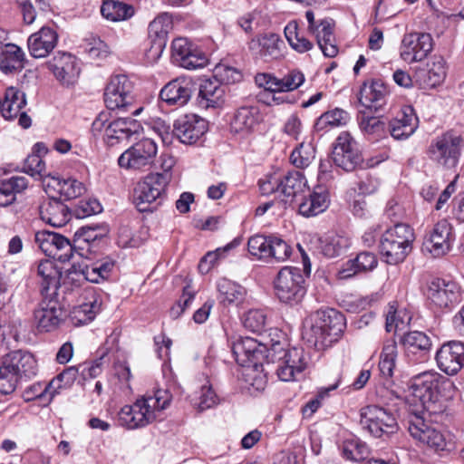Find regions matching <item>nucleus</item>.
Listing matches in <instances>:
<instances>
[{
	"label": "nucleus",
	"instance_id": "1",
	"mask_svg": "<svg viewBox=\"0 0 464 464\" xmlns=\"http://www.w3.org/2000/svg\"><path fill=\"white\" fill-rule=\"evenodd\" d=\"M346 326L344 315L335 309L318 310L304 321L303 339L321 351L337 342Z\"/></svg>",
	"mask_w": 464,
	"mask_h": 464
},
{
	"label": "nucleus",
	"instance_id": "2",
	"mask_svg": "<svg viewBox=\"0 0 464 464\" xmlns=\"http://www.w3.org/2000/svg\"><path fill=\"white\" fill-rule=\"evenodd\" d=\"M172 396L168 390L158 389L152 395L146 394L132 405L123 406L118 413L120 425L137 429L156 420L160 412L170 403Z\"/></svg>",
	"mask_w": 464,
	"mask_h": 464
},
{
	"label": "nucleus",
	"instance_id": "3",
	"mask_svg": "<svg viewBox=\"0 0 464 464\" xmlns=\"http://www.w3.org/2000/svg\"><path fill=\"white\" fill-rule=\"evenodd\" d=\"M414 240L412 228L403 223H397L388 228L380 240V253L390 265L402 262L411 250Z\"/></svg>",
	"mask_w": 464,
	"mask_h": 464
},
{
	"label": "nucleus",
	"instance_id": "4",
	"mask_svg": "<svg viewBox=\"0 0 464 464\" xmlns=\"http://www.w3.org/2000/svg\"><path fill=\"white\" fill-rule=\"evenodd\" d=\"M169 183V174H150L138 183L133 193V202L140 212L153 211L161 204L166 188Z\"/></svg>",
	"mask_w": 464,
	"mask_h": 464
},
{
	"label": "nucleus",
	"instance_id": "5",
	"mask_svg": "<svg viewBox=\"0 0 464 464\" xmlns=\"http://www.w3.org/2000/svg\"><path fill=\"white\" fill-rule=\"evenodd\" d=\"M275 294L280 302L293 305L305 295L304 277L298 267L285 266L274 281Z\"/></svg>",
	"mask_w": 464,
	"mask_h": 464
},
{
	"label": "nucleus",
	"instance_id": "6",
	"mask_svg": "<svg viewBox=\"0 0 464 464\" xmlns=\"http://www.w3.org/2000/svg\"><path fill=\"white\" fill-rule=\"evenodd\" d=\"M462 146L461 137L448 131L431 141L428 149V154L430 159L437 165L452 169L459 162Z\"/></svg>",
	"mask_w": 464,
	"mask_h": 464
},
{
	"label": "nucleus",
	"instance_id": "7",
	"mask_svg": "<svg viewBox=\"0 0 464 464\" xmlns=\"http://www.w3.org/2000/svg\"><path fill=\"white\" fill-rule=\"evenodd\" d=\"M133 86L126 75L111 78L104 92V102L108 110L128 111L135 102Z\"/></svg>",
	"mask_w": 464,
	"mask_h": 464
},
{
	"label": "nucleus",
	"instance_id": "8",
	"mask_svg": "<svg viewBox=\"0 0 464 464\" xmlns=\"http://www.w3.org/2000/svg\"><path fill=\"white\" fill-rule=\"evenodd\" d=\"M360 423L363 430L375 438L392 434L397 430V421L393 414L376 405H369L362 410Z\"/></svg>",
	"mask_w": 464,
	"mask_h": 464
},
{
	"label": "nucleus",
	"instance_id": "9",
	"mask_svg": "<svg viewBox=\"0 0 464 464\" xmlns=\"http://www.w3.org/2000/svg\"><path fill=\"white\" fill-rule=\"evenodd\" d=\"M425 411L413 412L408 418V430L411 436L420 442L437 451L447 449V440L444 434L426 422Z\"/></svg>",
	"mask_w": 464,
	"mask_h": 464
},
{
	"label": "nucleus",
	"instance_id": "10",
	"mask_svg": "<svg viewBox=\"0 0 464 464\" xmlns=\"http://www.w3.org/2000/svg\"><path fill=\"white\" fill-rule=\"evenodd\" d=\"M34 241L38 247L47 256L61 263L69 262L74 257L76 246L63 236L48 231H37Z\"/></svg>",
	"mask_w": 464,
	"mask_h": 464
},
{
	"label": "nucleus",
	"instance_id": "11",
	"mask_svg": "<svg viewBox=\"0 0 464 464\" xmlns=\"http://www.w3.org/2000/svg\"><path fill=\"white\" fill-rule=\"evenodd\" d=\"M333 161L336 167L348 172L362 167V152L357 141L349 132L343 131L337 137L333 150Z\"/></svg>",
	"mask_w": 464,
	"mask_h": 464
},
{
	"label": "nucleus",
	"instance_id": "12",
	"mask_svg": "<svg viewBox=\"0 0 464 464\" xmlns=\"http://www.w3.org/2000/svg\"><path fill=\"white\" fill-rule=\"evenodd\" d=\"M53 295H43V300L34 310V321L39 331L51 332L57 329L67 316L59 300Z\"/></svg>",
	"mask_w": 464,
	"mask_h": 464
},
{
	"label": "nucleus",
	"instance_id": "13",
	"mask_svg": "<svg viewBox=\"0 0 464 464\" xmlns=\"http://www.w3.org/2000/svg\"><path fill=\"white\" fill-rule=\"evenodd\" d=\"M433 38L428 33L413 32L403 35L400 57L407 63L422 62L433 49Z\"/></svg>",
	"mask_w": 464,
	"mask_h": 464
},
{
	"label": "nucleus",
	"instance_id": "14",
	"mask_svg": "<svg viewBox=\"0 0 464 464\" xmlns=\"http://www.w3.org/2000/svg\"><path fill=\"white\" fill-rule=\"evenodd\" d=\"M427 298L438 308H450L460 301V287L453 280L431 279L427 287Z\"/></svg>",
	"mask_w": 464,
	"mask_h": 464
},
{
	"label": "nucleus",
	"instance_id": "15",
	"mask_svg": "<svg viewBox=\"0 0 464 464\" xmlns=\"http://www.w3.org/2000/svg\"><path fill=\"white\" fill-rule=\"evenodd\" d=\"M158 147L151 138H144L125 150L119 158L121 168L139 169L152 162Z\"/></svg>",
	"mask_w": 464,
	"mask_h": 464
},
{
	"label": "nucleus",
	"instance_id": "16",
	"mask_svg": "<svg viewBox=\"0 0 464 464\" xmlns=\"http://www.w3.org/2000/svg\"><path fill=\"white\" fill-rule=\"evenodd\" d=\"M455 240L453 227L447 219L437 222L423 242L422 249L434 257H440L448 254Z\"/></svg>",
	"mask_w": 464,
	"mask_h": 464
},
{
	"label": "nucleus",
	"instance_id": "17",
	"mask_svg": "<svg viewBox=\"0 0 464 464\" xmlns=\"http://www.w3.org/2000/svg\"><path fill=\"white\" fill-rule=\"evenodd\" d=\"M171 55L174 63L188 70L202 68L208 63L206 54L183 37L173 40Z\"/></svg>",
	"mask_w": 464,
	"mask_h": 464
},
{
	"label": "nucleus",
	"instance_id": "18",
	"mask_svg": "<svg viewBox=\"0 0 464 464\" xmlns=\"http://www.w3.org/2000/svg\"><path fill=\"white\" fill-rule=\"evenodd\" d=\"M266 345L250 337L242 338L233 345L235 359L244 368L262 367L266 358Z\"/></svg>",
	"mask_w": 464,
	"mask_h": 464
},
{
	"label": "nucleus",
	"instance_id": "19",
	"mask_svg": "<svg viewBox=\"0 0 464 464\" xmlns=\"http://www.w3.org/2000/svg\"><path fill=\"white\" fill-rule=\"evenodd\" d=\"M435 359L440 371L448 375L457 374L464 367V343L450 341L443 343Z\"/></svg>",
	"mask_w": 464,
	"mask_h": 464
},
{
	"label": "nucleus",
	"instance_id": "20",
	"mask_svg": "<svg viewBox=\"0 0 464 464\" xmlns=\"http://www.w3.org/2000/svg\"><path fill=\"white\" fill-rule=\"evenodd\" d=\"M172 28V19L168 13L158 15L149 24V40L150 46L147 51L149 58L159 59L168 42L169 30Z\"/></svg>",
	"mask_w": 464,
	"mask_h": 464
},
{
	"label": "nucleus",
	"instance_id": "21",
	"mask_svg": "<svg viewBox=\"0 0 464 464\" xmlns=\"http://www.w3.org/2000/svg\"><path fill=\"white\" fill-rule=\"evenodd\" d=\"M49 70L63 85L74 84L80 75V67L75 56L68 53L58 52L47 62Z\"/></svg>",
	"mask_w": 464,
	"mask_h": 464
},
{
	"label": "nucleus",
	"instance_id": "22",
	"mask_svg": "<svg viewBox=\"0 0 464 464\" xmlns=\"http://www.w3.org/2000/svg\"><path fill=\"white\" fill-rule=\"evenodd\" d=\"M195 84L190 77H179L168 82L160 91V97L169 106L182 107L192 97Z\"/></svg>",
	"mask_w": 464,
	"mask_h": 464
},
{
	"label": "nucleus",
	"instance_id": "23",
	"mask_svg": "<svg viewBox=\"0 0 464 464\" xmlns=\"http://www.w3.org/2000/svg\"><path fill=\"white\" fill-rule=\"evenodd\" d=\"M208 130L207 121L195 115H184L175 121L172 133L184 144L197 142Z\"/></svg>",
	"mask_w": 464,
	"mask_h": 464
},
{
	"label": "nucleus",
	"instance_id": "24",
	"mask_svg": "<svg viewBox=\"0 0 464 464\" xmlns=\"http://www.w3.org/2000/svg\"><path fill=\"white\" fill-rule=\"evenodd\" d=\"M113 266L114 262L107 258L95 262L83 259L82 262L72 264L69 275L97 284L109 277Z\"/></svg>",
	"mask_w": 464,
	"mask_h": 464
},
{
	"label": "nucleus",
	"instance_id": "25",
	"mask_svg": "<svg viewBox=\"0 0 464 464\" xmlns=\"http://www.w3.org/2000/svg\"><path fill=\"white\" fill-rule=\"evenodd\" d=\"M227 85L216 77L205 79L199 85L197 103L202 109L218 108L225 102Z\"/></svg>",
	"mask_w": 464,
	"mask_h": 464
},
{
	"label": "nucleus",
	"instance_id": "26",
	"mask_svg": "<svg viewBox=\"0 0 464 464\" xmlns=\"http://www.w3.org/2000/svg\"><path fill=\"white\" fill-rule=\"evenodd\" d=\"M437 388V380L429 372L416 376L410 385L412 396L420 402L425 411H430V404L438 399Z\"/></svg>",
	"mask_w": 464,
	"mask_h": 464
},
{
	"label": "nucleus",
	"instance_id": "27",
	"mask_svg": "<svg viewBox=\"0 0 464 464\" xmlns=\"http://www.w3.org/2000/svg\"><path fill=\"white\" fill-rule=\"evenodd\" d=\"M142 130L140 123L131 118H118L110 121L105 128V142L113 146L119 141L128 140L132 136L139 135Z\"/></svg>",
	"mask_w": 464,
	"mask_h": 464
},
{
	"label": "nucleus",
	"instance_id": "28",
	"mask_svg": "<svg viewBox=\"0 0 464 464\" xmlns=\"http://www.w3.org/2000/svg\"><path fill=\"white\" fill-rule=\"evenodd\" d=\"M419 125L418 117L411 106L404 107L388 123V130L395 140H405L411 136Z\"/></svg>",
	"mask_w": 464,
	"mask_h": 464
},
{
	"label": "nucleus",
	"instance_id": "29",
	"mask_svg": "<svg viewBox=\"0 0 464 464\" xmlns=\"http://www.w3.org/2000/svg\"><path fill=\"white\" fill-rule=\"evenodd\" d=\"M427 69H419L415 82L421 89H432L440 85L446 78V62L441 56H434Z\"/></svg>",
	"mask_w": 464,
	"mask_h": 464
},
{
	"label": "nucleus",
	"instance_id": "30",
	"mask_svg": "<svg viewBox=\"0 0 464 464\" xmlns=\"http://www.w3.org/2000/svg\"><path fill=\"white\" fill-rule=\"evenodd\" d=\"M389 96V89L381 80H374L370 84L364 83L360 92L361 104L375 111L382 109Z\"/></svg>",
	"mask_w": 464,
	"mask_h": 464
},
{
	"label": "nucleus",
	"instance_id": "31",
	"mask_svg": "<svg viewBox=\"0 0 464 464\" xmlns=\"http://www.w3.org/2000/svg\"><path fill=\"white\" fill-rule=\"evenodd\" d=\"M57 40L58 35L54 30L49 27H42L28 38L29 53L34 58H44L53 50Z\"/></svg>",
	"mask_w": 464,
	"mask_h": 464
},
{
	"label": "nucleus",
	"instance_id": "32",
	"mask_svg": "<svg viewBox=\"0 0 464 464\" xmlns=\"http://www.w3.org/2000/svg\"><path fill=\"white\" fill-rule=\"evenodd\" d=\"M334 22L331 18L320 19L319 24L309 33L316 39L317 44L326 57H334L338 53L334 33Z\"/></svg>",
	"mask_w": 464,
	"mask_h": 464
},
{
	"label": "nucleus",
	"instance_id": "33",
	"mask_svg": "<svg viewBox=\"0 0 464 464\" xmlns=\"http://www.w3.org/2000/svg\"><path fill=\"white\" fill-rule=\"evenodd\" d=\"M40 216L42 220L49 225L61 227L70 220L71 212L61 200L51 198L41 205Z\"/></svg>",
	"mask_w": 464,
	"mask_h": 464
},
{
	"label": "nucleus",
	"instance_id": "34",
	"mask_svg": "<svg viewBox=\"0 0 464 464\" xmlns=\"http://www.w3.org/2000/svg\"><path fill=\"white\" fill-rule=\"evenodd\" d=\"M2 361L7 364V367L15 371L20 379L30 378L36 373V361L28 352L13 351L6 354Z\"/></svg>",
	"mask_w": 464,
	"mask_h": 464
},
{
	"label": "nucleus",
	"instance_id": "35",
	"mask_svg": "<svg viewBox=\"0 0 464 464\" xmlns=\"http://www.w3.org/2000/svg\"><path fill=\"white\" fill-rule=\"evenodd\" d=\"M63 374H59L48 384L36 382L27 387L23 392V398L25 401H31L39 399L44 404H49L61 388V382Z\"/></svg>",
	"mask_w": 464,
	"mask_h": 464
},
{
	"label": "nucleus",
	"instance_id": "36",
	"mask_svg": "<svg viewBox=\"0 0 464 464\" xmlns=\"http://www.w3.org/2000/svg\"><path fill=\"white\" fill-rule=\"evenodd\" d=\"M259 111L256 107L239 108L230 123L232 132L246 135L252 132L259 123Z\"/></svg>",
	"mask_w": 464,
	"mask_h": 464
},
{
	"label": "nucleus",
	"instance_id": "37",
	"mask_svg": "<svg viewBox=\"0 0 464 464\" xmlns=\"http://www.w3.org/2000/svg\"><path fill=\"white\" fill-rule=\"evenodd\" d=\"M280 38L276 34H265L253 39L249 49L253 53L264 60L276 59L281 55L279 50Z\"/></svg>",
	"mask_w": 464,
	"mask_h": 464
},
{
	"label": "nucleus",
	"instance_id": "38",
	"mask_svg": "<svg viewBox=\"0 0 464 464\" xmlns=\"http://www.w3.org/2000/svg\"><path fill=\"white\" fill-rule=\"evenodd\" d=\"M25 105V94L11 86L6 88L4 100H0V111L5 119L13 120L20 114Z\"/></svg>",
	"mask_w": 464,
	"mask_h": 464
},
{
	"label": "nucleus",
	"instance_id": "39",
	"mask_svg": "<svg viewBox=\"0 0 464 464\" xmlns=\"http://www.w3.org/2000/svg\"><path fill=\"white\" fill-rule=\"evenodd\" d=\"M36 273L41 285L42 295H55L59 278L53 262L48 259L40 261Z\"/></svg>",
	"mask_w": 464,
	"mask_h": 464
},
{
	"label": "nucleus",
	"instance_id": "40",
	"mask_svg": "<svg viewBox=\"0 0 464 464\" xmlns=\"http://www.w3.org/2000/svg\"><path fill=\"white\" fill-rule=\"evenodd\" d=\"M277 189L287 198H295L304 191L307 181L300 171H290L281 179H275Z\"/></svg>",
	"mask_w": 464,
	"mask_h": 464
},
{
	"label": "nucleus",
	"instance_id": "41",
	"mask_svg": "<svg viewBox=\"0 0 464 464\" xmlns=\"http://www.w3.org/2000/svg\"><path fill=\"white\" fill-rule=\"evenodd\" d=\"M401 343L408 355L411 353L426 354L431 348L430 338L420 331H411L404 334L401 338Z\"/></svg>",
	"mask_w": 464,
	"mask_h": 464
},
{
	"label": "nucleus",
	"instance_id": "42",
	"mask_svg": "<svg viewBox=\"0 0 464 464\" xmlns=\"http://www.w3.org/2000/svg\"><path fill=\"white\" fill-rule=\"evenodd\" d=\"M24 53L14 44H7L0 54V69L4 72H12L24 67Z\"/></svg>",
	"mask_w": 464,
	"mask_h": 464
},
{
	"label": "nucleus",
	"instance_id": "43",
	"mask_svg": "<svg viewBox=\"0 0 464 464\" xmlns=\"http://www.w3.org/2000/svg\"><path fill=\"white\" fill-rule=\"evenodd\" d=\"M46 185L56 190L65 200L76 198L85 191L83 184L74 179H61L53 176Z\"/></svg>",
	"mask_w": 464,
	"mask_h": 464
},
{
	"label": "nucleus",
	"instance_id": "44",
	"mask_svg": "<svg viewBox=\"0 0 464 464\" xmlns=\"http://www.w3.org/2000/svg\"><path fill=\"white\" fill-rule=\"evenodd\" d=\"M28 186V180L22 176H13L0 182V206L6 207L15 200L17 193L24 190Z\"/></svg>",
	"mask_w": 464,
	"mask_h": 464
},
{
	"label": "nucleus",
	"instance_id": "45",
	"mask_svg": "<svg viewBox=\"0 0 464 464\" xmlns=\"http://www.w3.org/2000/svg\"><path fill=\"white\" fill-rule=\"evenodd\" d=\"M326 191H314L299 204V213L304 217H314L324 212L329 206Z\"/></svg>",
	"mask_w": 464,
	"mask_h": 464
},
{
	"label": "nucleus",
	"instance_id": "46",
	"mask_svg": "<svg viewBox=\"0 0 464 464\" xmlns=\"http://www.w3.org/2000/svg\"><path fill=\"white\" fill-rule=\"evenodd\" d=\"M349 246L348 239L339 235H329L317 239V249L328 258L343 255Z\"/></svg>",
	"mask_w": 464,
	"mask_h": 464
},
{
	"label": "nucleus",
	"instance_id": "47",
	"mask_svg": "<svg viewBox=\"0 0 464 464\" xmlns=\"http://www.w3.org/2000/svg\"><path fill=\"white\" fill-rule=\"evenodd\" d=\"M218 298L224 305L237 304L246 295L244 287L226 278L218 282Z\"/></svg>",
	"mask_w": 464,
	"mask_h": 464
},
{
	"label": "nucleus",
	"instance_id": "48",
	"mask_svg": "<svg viewBox=\"0 0 464 464\" xmlns=\"http://www.w3.org/2000/svg\"><path fill=\"white\" fill-rule=\"evenodd\" d=\"M101 302L96 297H92L89 302L83 303L72 308L69 318L75 326L86 324L92 322L95 315L101 311Z\"/></svg>",
	"mask_w": 464,
	"mask_h": 464
},
{
	"label": "nucleus",
	"instance_id": "49",
	"mask_svg": "<svg viewBox=\"0 0 464 464\" xmlns=\"http://www.w3.org/2000/svg\"><path fill=\"white\" fill-rule=\"evenodd\" d=\"M101 13L104 18L112 22H119L132 16L133 9L130 5L124 3L108 0L104 1Z\"/></svg>",
	"mask_w": 464,
	"mask_h": 464
},
{
	"label": "nucleus",
	"instance_id": "50",
	"mask_svg": "<svg viewBox=\"0 0 464 464\" xmlns=\"http://www.w3.org/2000/svg\"><path fill=\"white\" fill-rule=\"evenodd\" d=\"M411 315L405 309H397L390 304L386 313L385 329L387 332H397L405 329L411 323Z\"/></svg>",
	"mask_w": 464,
	"mask_h": 464
},
{
	"label": "nucleus",
	"instance_id": "51",
	"mask_svg": "<svg viewBox=\"0 0 464 464\" xmlns=\"http://www.w3.org/2000/svg\"><path fill=\"white\" fill-rule=\"evenodd\" d=\"M397 344L393 340L387 341L380 356L379 370L384 378H391L395 368Z\"/></svg>",
	"mask_w": 464,
	"mask_h": 464
},
{
	"label": "nucleus",
	"instance_id": "52",
	"mask_svg": "<svg viewBox=\"0 0 464 464\" xmlns=\"http://www.w3.org/2000/svg\"><path fill=\"white\" fill-rule=\"evenodd\" d=\"M285 36L290 46L297 53H304L314 47V44L298 32V24L292 21L285 27Z\"/></svg>",
	"mask_w": 464,
	"mask_h": 464
},
{
	"label": "nucleus",
	"instance_id": "53",
	"mask_svg": "<svg viewBox=\"0 0 464 464\" xmlns=\"http://www.w3.org/2000/svg\"><path fill=\"white\" fill-rule=\"evenodd\" d=\"M274 236L254 235L247 241L250 255L259 260L268 261L271 241Z\"/></svg>",
	"mask_w": 464,
	"mask_h": 464
},
{
	"label": "nucleus",
	"instance_id": "54",
	"mask_svg": "<svg viewBox=\"0 0 464 464\" xmlns=\"http://www.w3.org/2000/svg\"><path fill=\"white\" fill-rule=\"evenodd\" d=\"M359 126L365 135L376 140L386 137L389 132L388 125L378 117H362Z\"/></svg>",
	"mask_w": 464,
	"mask_h": 464
},
{
	"label": "nucleus",
	"instance_id": "55",
	"mask_svg": "<svg viewBox=\"0 0 464 464\" xmlns=\"http://www.w3.org/2000/svg\"><path fill=\"white\" fill-rule=\"evenodd\" d=\"M350 120L347 111L342 109H334L322 114L316 121V128L323 130L327 126L334 128L345 125Z\"/></svg>",
	"mask_w": 464,
	"mask_h": 464
},
{
	"label": "nucleus",
	"instance_id": "56",
	"mask_svg": "<svg viewBox=\"0 0 464 464\" xmlns=\"http://www.w3.org/2000/svg\"><path fill=\"white\" fill-rule=\"evenodd\" d=\"M24 170L32 177H38L46 182L50 180L53 175L46 170V166L39 154H31L24 160Z\"/></svg>",
	"mask_w": 464,
	"mask_h": 464
},
{
	"label": "nucleus",
	"instance_id": "57",
	"mask_svg": "<svg viewBox=\"0 0 464 464\" xmlns=\"http://www.w3.org/2000/svg\"><path fill=\"white\" fill-rule=\"evenodd\" d=\"M314 148L311 143L301 142L291 153V162L297 168L310 165L315 157Z\"/></svg>",
	"mask_w": 464,
	"mask_h": 464
},
{
	"label": "nucleus",
	"instance_id": "58",
	"mask_svg": "<svg viewBox=\"0 0 464 464\" xmlns=\"http://www.w3.org/2000/svg\"><path fill=\"white\" fill-rule=\"evenodd\" d=\"M293 253L292 246L283 238L274 236L271 241L268 261L285 262Z\"/></svg>",
	"mask_w": 464,
	"mask_h": 464
},
{
	"label": "nucleus",
	"instance_id": "59",
	"mask_svg": "<svg viewBox=\"0 0 464 464\" xmlns=\"http://www.w3.org/2000/svg\"><path fill=\"white\" fill-rule=\"evenodd\" d=\"M266 324V314L264 310L251 309L247 311L243 317L245 328L253 333H261Z\"/></svg>",
	"mask_w": 464,
	"mask_h": 464
},
{
	"label": "nucleus",
	"instance_id": "60",
	"mask_svg": "<svg viewBox=\"0 0 464 464\" xmlns=\"http://www.w3.org/2000/svg\"><path fill=\"white\" fill-rule=\"evenodd\" d=\"M19 377L16 372L7 367L3 361L0 362V392L3 394L12 393L17 385Z\"/></svg>",
	"mask_w": 464,
	"mask_h": 464
},
{
	"label": "nucleus",
	"instance_id": "61",
	"mask_svg": "<svg viewBox=\"0 0 464 464\" xmlns=\"http://www.w3.org/2000/svg\"><path fill=\"white\" fill-rule=\"evenodd\" d=\"M343 453L347 459L363 461L368 458L370 451L366 444L357 440H351L344 443Z\"/></svg>",
	"mask_w": 464,
	"mask_h": 464
},
{
	"label": "nucleus",
	"instance_id": "62",
	"mask_svg": "<svg viewBox=\"0 0 464 464\" xmlns=\"http://www.w3.org/2000/svg\"><path fill=\"white\" fill-rule=\"evenodd\" d=\"M244 375L246 382L256 391L265 390L267 383V377L265 373L264 363L262 367H247L245 368Z\"/></svg>",
	"mask_w": 464,
	"mask_h": 464
},
{
	"label": "nucleus",
	"instance_id": "63",
	"mask_svg": "<svg viewBox=\"0 0 464 464\" xmlns=\"http://www.w3.org/2000/svg\"><path fill=\"white\" fill-rule=\"evenodd\" d=\"M278 361H282L283 363L287 365L300 366V368L295 369L297 373H301L307 365L304 350L297 347L288 349L283 356L278 357Z\"/></svg>",
	"mask_w": 464,
	"mask_h": 464
},
{
	"label": "nucleus",
	"instance_id": "64",
	"mask_svg": "<svg viewBox=\"0 0 464 464\" xmlns=\"http://www.w3.org/2000/svg\"><path fill=\"white\" fill-rule=\"evenodd\" d=\"M100 237V234L97 231L96 227H82L78 228L74 233V239L72 246H76L75 254L82 256V253L78 252V249L82 248L81 246L82 243H91L97 240Z\"/></svg>",
	"mask_w": 464,
	"mask_h": 464
}]
</instances>
